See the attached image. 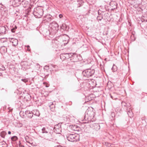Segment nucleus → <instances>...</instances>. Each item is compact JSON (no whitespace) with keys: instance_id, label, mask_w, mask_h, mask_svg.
<instances>
[{"instance_id":"nucleus-1","label":"nucleus","mask_w":147,"mask_h":147,"mask_svg":"<svg viewBox=\"0 0 147 147\" xmlns=\"http://www.w3.org/2000/svg\"><path fill=\"white\" fill-rule=\"evenodd\" d=\"M94 115L95 113L93 111H88L85 113L84 120H87L88 122H93L95 120L94 118Z\"/></svg>"},{"instance_id":"nucleus-2","label":"nucleus","mask_w":147,"mask_h":147,"mask_svg":"<svg viewBox=\"0 0 147 147\" xmlns=\"http://www.w3.org/2000/svg\"><path fill=\"white\" fill-rule=\"evenodd\" d=\"M33 13L36 18H40L43 14V10L41 7H38L34 9Z\"/></svg>"},{"instance_id":"nucleus-3","label":"nucleus","mask_w":147,"mask_h":147,"mask_svg":"<svg viewBox=\"0 0 147 147\" xmlns=\"http://www.w3.org/2000/svg\"><path fill=\"white\" fill-rule=\"evenodd\" d=\"M95 71L94 69H88L83 71L82 75L83 76L87 78H89L92 76L94 73Z\"/></svg>"},{"instance_id":"nucleus-4","label":"nucleus","mask_w":147,"mask_h":147,"mask_svg":"<svg viewBox=\"0 0 147 147\" xmlns=\"http://www.w3.org/2000/svg\"><path fill=\"white\" fill-rule=\"evenodd\" d=\"M67 138L68 141L71 142H77L79 140V136L76 134H69L67 136Z\"/></svg>"},{"instance_id":"nucleus-5","label":"nucleus","mask_w":147,"mask_h":147,"mask_svg":"<svg viewBox=\"0 0 147 147\" xmlns=\"http://www.w3.org/2000/svg\"><path fill=\"white\" fill-rule=\"evenodd\" d=\"M49 27L51 28L53 30H59L58 24L55 21H53L50 24Z\"/></svg>"},{"instance_id":"nucleus-6","label":"nucleus","mask_w":147,"mask_h":147,"mask_svg":"<svg viewBox=\"0 0 147 147\" xmlns=\"http://www.w3.org/2000/svg\"><path fill=\"white\" fill-rule=\"evenodd\" d=\"M65 53L66 59H69L70 58V60H72V59L70 58H73V59H74V58H76L77 57V55L75 54H74L71 53Z\"/></svg>"},{"instance_id":"nucleus-7","label":"nucleus","mask_w":147,"mask_h":147,"mask_svg":"<svg viewBox=\"0 0 147 147\" xmlns=\"http://www.w3.org/2000/svg\"><path fill=\"white\" fill-rule=\"evenodd\" d=\"M54 135L51 132L48 133L45 136V139L49 140L54 139Z\"/></svg>"},{"instance_id":"nucleus-8","label":"nucleus","mask_w":147,"mask_h":147,"mask_svg":"<svg viewBox=\"0 0 147 147\" xmlns=\"http://www.w3.org/2000/svg\"><path fill=\"white\" fill-rule=\"evenodd\" d=\"M25 113L27 117L31 118L33 116L34 113L30 111H25Z\"/></svg>"},{"instance_id":"nucleus-9","label":"nucleus","mask_w":147,"mask_h":147,"mask_svg":"<svg viewBox=\"0 0 147 147\" xmlns=\"http://www.w3.org/2000/svg\"><path fill=\"white\" fill-rule=\"evenodd\" d=\"M6 28L5 26H0V34H5L6 32Z\"/></svg>"},{"instance_id":"nucleus-10","label":"nucleus","mask_w":147,"mask_h":147,"mask_svg":"<svg viewBox=\"0 0 147 147\" xmlns=\"http://www.w3.org/2000/svg\"><path fill=\"white\" fill-rule=\"evenodd\" d=\"M22 0H13V4H14L15 6H18L20 5L22 3Z\"/></svg>"},{"instance_id":"nucleus-11","label":"nucleus","mask_w":147,"mask_h":147,"mask_svg":"<svg viewBox=\"0 0 147 147\" xmlns=\"http://www.w3.org/2000/svg\"><path fill=\"white\" fill-rule=\"evenodd\" d=\"M21 3L24 7H26L29 5V2L27 0H22Z\"/></svg>"},{"instance_id":"nucleus-12","label":"nucleus","mask_w":147,"mask_h":147,"mask_svg":"<svg viewBox=\"0 0 147 147\" xmlns=\"http://www.w3.org/2000/svg\"><path fill=\"white\" fill-rule=\"evenodd\" d=\"M10 41L12 43L13 45L14 46L17 45L18 44V41L16 39L12 38Z\"/></svg>"},{"instance_id":"nucleus-13","label":"nucleus","mask_w":147,"mask_h":147,"mask_svg":"<svg viewBox=\"0 0 147 147\" xmlns=\"http://www.w3.org/2000/svg\"><path fill=\"white\" fill-rule=\"evenodd\" d=\"M110 5L113 7L112 9H115L117 8V3L115 1L111 2L110 3Z\"/></svg>"},{"instance_id":"nucleus-14","label":"nucleus","mask_w":147,"mask_h":147,"mask_svg":"<svg viewBox=\"0 0 147 147\" xmlns=\"http://www.w3.org/2000/svg\"><path fill=\"white\" fill-rule=\"evenodd\" d=\"M47 17V18H46L45 20L47 22H49L51 21L52 20V16L50 15H48L46 16Z\"/></svg>"},{"instance_id":"nucleus-15","label":"nucleus","mask_w":147,"mask_h":147,"mask_svg":"<svg viewBox=\"0 0 147 147\" xmlns=\"http://www.w3.org/2000/svg\"><path fill=\"white\" fill-rule=\"evenodd\" d=\"M42 132L43 133H47L48 132V129L47 128L43 127L42 129Z\"/></svg>"},{"instance_id":"nucleus-16","label":"nucleus","mask_w":147,"mask_h":147,"mask_svg":"<svg viewBox=\"0 0 147 147\" xmlns=\"http://www.w3.org/2000/svg\"><path fill=\"white\" fill-rule=\"evenodd\" d=\"M143 16V21L147 22V11L145 13Z\"/></svg>"},{"instance_id":"nucleus-17","label":"nucleus","mask_w":147,"mask_h":147,"mask_svg":"<svg viewBox=\"0 0 147 147\" xmlns=\"http://www.w3.org/2000/svg\"><path fill=\"white\" fill-rule=\"evenodd\" d=\"M60 59L62 60H64L65 59H66V58L65 57V53H63L61 54L60 55Z\"/></svg>"},{"instance_id":"nucleus-18","label":"nucleus","mask_w":147,"mask_h":147,"mask_svg":"<svg viewBox=\"0 0 147 147\" xmlns=\"http://www.w3.org/2000/svg\"><path fill=\"white\" fill-rule=\"evenodd\" d=\"M6 134V133L5 131H2L0 135L2 138H4Z\"/></svg>"},{"instance_id":"nucleus-19","label":"nucleus","mask_w":147,"mask_h":147,"mask_svg":"<svg viewBox=\"0 0 147 147\" xmlns=\"http://www.w3.org/2000/svg\"><path fill=\"white\" fill-rule=\"evenodd\" d=\"M50 103L51 104L50 105H49V107L51 111H53L54 110V108H53L54 104L53 102H51Z\"/></svg>"},{"instance_id":"nucleus-20","label":"nucleus","mask_w":147,"mask_h":147,"mask_svg":"<svg viewBox=\"0 0 147 147\" xmlns=\"http://www.w3.org/2000/svg\"><path fill=\"white\" fill-rule=\"evenodd\" d=\"M0 50H3L4 52H5L7 51V48L5 47H2Z\"/></svg>"},{"instance_id":"nucleus-21","label":"nucleus","mask_w":147,"mask_h":147,"mask_svg":"<svg viewBox=\"0 0 147 147\" xmlns=\"http://www.w3.org/2000/svg\"><path fill=\"white\" fill-rule=\"evenodd\" d=\"M11 140L12 141H15L18 139L17 137L16 136H14L12 137L11 138Z\"/></svg>"},{"instance_id":"nucleus-22","label":"nucleus","mask_w":147,"mask_h":147,"mask_svg":"<svg viewBox=\"0 0 147 147\" xmlns=\"http://www.w3.org/2000/svg\"><path fill=\"white\" fill-rule=\"evenodd\" d=\"M131 39L132 41H134L135 39V38L134 37V35L133 33H132V35L130 36Z\"/></svg>"},{"instance_id":"nucleus-23","label":"nucleus","mask_w":147,"mask_h":147,"mask_svg":"<svg viewBox=\"0 0 147 147\" xmlns=\"http://www.w3.org/2000/svg\"><path fill=\"white\" fill-rule=\"evenodd\" d=\"M5 69V67L3 65H0V70L4 71Z\"/></svg>"},{"instance_id":"nucleus-24","label":"nucleus","mask_w":147,"mask_h":147,"mask_svg":"<svg viewBox=\"0 0 147 147\" xmlns=\"http://www.w3.org/2000/svg\"><path fill=\"white\" fill-rule=\"evenodd\" d=\"M66 27V26L65 24H62L61 26V28L63 29H65Z\"/></svg>"},{"instance_id":"nucleus-25","label":"nucleus","mask_w":147,"mask_h":147,"mask_svg":"<svg viewBox=\"0 0 147 147\" xmlns=\"http://www.w3.org/2000/svg\"><path fill=\"white\" fill-rule=\"evenodd\" d=\"M130 115V116H129L130 118L132 117H133V114L132 111H130V110H129V115Z\"/></svg>"},{"instance_id":"nucleus-26","label":"nucleus","mask_w":147,"mask_h":147,"mask_svg":"<svg viewBox=\"0 0 147 147\" xmlns=\"http://www.w3.org/2000/svg\"><path fill=\"white\" fill-rule=\"evenodd\" d=\"M102 16H98L97 18V19L98 20L101 21L102 19Z\"/></svg>"},{"instance_id":"nucleus-27","label":"nucleus","mask_w":147,"mask_h":147,"mask_svg":"<svg viewBox=\"0 0 147 147\" xmlns=\"http://www.w3.org/2000/svg\"><path fill=\"white\" fill-rule=\"evenodd\" d=\"M25 138L26 142L28 143H30V142L28 141V136H26L25 137Z\"/></svg>"},{"instance_id":"nucleus-28","label":"nucleus","mask_w":147,"mask_h":147,"mask_svg":"<svg viewBox=\"0 0 147 147\" xmlns=\"http://www.w3.org/2000/svg\"><path fill=\"white\" fill-rule=\"evenodd\" d=\"M34 115H36L37 116H39L40 115V113L38 111H36V112L35 114H34Z\"/></svg>"},{"instance_id":"nucleus-29","label":"nucleus","mask_w":147,"mask_h":147,"mask_svg":"<svg viewBox=\"0 0 147 147\" xmlns=\"http://www.w3.org/2000/svg\"><path fill=\"white\" fill-rule=\"evenodd\" d=\"M21 80L25 82H27V80L25 79H22Z\"/></svg>"},{"instance_id":"nucleus-30","label":"nucleus","mask_w":147,"mask_h":147,"mask_svg":"<svg viewBox=\"0 0 147 147\" xmlns=\"http://www.w3.org/2000/svg\"><path fill=\"white\" fill-rule=\"evenodd\" d=\"M78 59H76V60H74L73 59L72 60V61H71V62H73H73H77L78 61Z\"/></svg>"},{"instance_id":"nucleus-31","label":"nucleus","mask_w":147,"mask_h":147,"mask_svg":"<svg viewBox=\"0 0 147 147\" xmlns=\"http://www.w3.org/2000/svg\"><path fill=\"white\" fill-rule=\"evenodd\" d=\"M15 30L13 28H12L11 30V32H15Z\"/></svg>"},{"instance_id":"nucleus-32","label":"nucleus","mask_w":147,"mask_h":147,"mask_svg":"<svg viewBox=\"0 0 147 147\" xmlns=\"http://www.w3.org/2000/svg\"><path fill=\"white\" fill-rule=\"evenodd\" d=\"M63 16L62 14H60L59 15V17L60 18H61L63 17Z\"/></svg>"},{"instance_id":"nucleus-33","label":"nucleus","mask_w":147,"mask_h":147,"mask_svg":"<svg viewBox=\"0 0 147 147\" xmlns=\"http://www.w3.org/2000/svg\"><path fill=\"white\" fill-rule=\"evenodd\" d=\"M13 28L16 30L17 28V27L16 26H15Z\"/></svg>"},{"instance_id":"nucleus-34","label":"nucleus","mask_w":147,"mask_h":147,"mask_svg":"<svg viewBox=\"0 0 147 147\" xmlns=\"http://www.w3.org/2000/svg\"><path fill=\"white\" fill-rule=\"evenodd\" d=\"M58 145V147H65V146H61V145Z\"/></svg>"},{"instance_id":"nucleus-35","label":"nucleus","mask_w":147,"mask_h":147,"mask_svg":"<svg viewBox=\"0 0 147 147\" xmlns=\"http://www.w3.org/2000/svg\"><path fill=\"white\" fill-rule=\"evenodd\" d=\"M8 134H11V132L10 131H9L8 132Z\"/></svg>"},{"instance_id":"nucleus-36","label":"nucleus","mask_w":147,"mask_h":147,"mask_svg":"<svg viewBox=\"0 0 147 147\" xmlns=\"http://www.w3.org/2000/svg\"><path fill=\"white\" fill-rule=\"evenodd\" d=\"M115 115V114L113 113H111V115H112L113 116V115Z\"/></svg>"},{"instance_id":"nucleus-37","label":"nucleus","mask_w":147,"mask_h":147,"mask_svg":"<svg viewBox=\"0 0 147 147\" xmlns=\"http://www.w3.org/2000/svg\"><path fill=\"white\" fill-rule=\"evenodd\" d=\"M127 52L128 53L127 55H128V56L129 55V50H127Z\"/></svg>"},{"instance_id":"nucleus-38","label":"nucleus","mask_w":147,"mask_h":147,"mask_svg":"<svg viewBox=\"0 0 147 147\" xmlns=\"http://www.w3.org/2000/svg\"><path fill=\"white\" fill-rule=\"evenodd\" d=\"M54 147H58V145H57L55 146H54Z\"/></svg>"},{"instance_id":"nucleus-39","label":"nucleus","mask_w":147,"mask_h":147,"mask_svg":"<svg viewBox=\"0 0 147 147\" xmlns=\"http://www.w3.org/2000/svg\"><path fill=\"white\" fill-rule=\"evenodd\" d=\"M27 47L28 48V49L29 48H30V46L29 45H28L27 46Z\"/></svg>"},{"instance_id":"nucleus-40","label":"nucleus","mask_w":147,"mask_h":147,"mask_svg":"<svg viewBox=\"0 0 147 147\" xmlns=\"http://www.w3.org/2000/svg\"><path fill=\"white\" fill-rule=\"evenodd\" d=\"M70 63V62H68V63H69V64H69V65H70L71 64Z\"/></svg>"},{"instance_id":"nucleus-41","label":"nucleus","mask_w":147,"mask_h":147,"mask_svg":"<svg viewBox=\"0 0 147 147\" xmlns=\"http://www.w3.org/2000/svg\"><path fill=\"white\" fill-rule=\"evenodd\" d=\"M129 1H136V0H129Z\"/></svg>"},{"instance_id":"nucleus-42","label":"nucleus","mask_w":147,"mask_h":147,"mask_svg":"<svg viewBox=\"0 0 147 147\" xmlns=\"http://www.w3.org/2000/svg\"><path fill=\"white\" fill-rule=\"evenodd\" d=\"M114 68V67L113 66L112 68V70H113V69Z\"/></svg>"},{"instance_id":"nucleus-43","label":"nucleus","mask_w":147,"mask_h":147,"mask_svg":"<svg viewBox=\"0 0 147 147\" xmlns=\"http://www.w3.org/2000/svg\"><path fill=\"white\" fill-rule=\"evenodd\" d=\"M131 4H134L132 2L131 3Z\"/></svg>"},{"instance_id":"nucleus-44","label":"nucleus","mask_w":147,"mask_h":147,"mask_svg":"<svg viewBox=\"0 0 147 147\" xmlns=\"http://www.w3.org/2000/svg\"><path fill=\"white\" fill-rule=\"evenodd\" d=\"M62 37V36H60L59 37V38H61V37Z\"/></svg>"},{"instance_id":"nucleus-45","label":"nucleus","mask_w":147,"mask_h":147,"mask_svg":"<svg viewBox=\"0 0 147 147\" xmlns=\"http://www.w3.org/2000/svg\"><path fill=\"white\" fill-rule=\"evenodd\" d=\"M1 74H2L0 73V76H1Z\"/></svg>"},{"instance_id":"nucleus-46","label":"nucleus","mask_w":147,"mask_h":147,"mask_svg":"<svg viewBox=\"0 0 147 147\" xmlns=\"http://www.w3.org/2000/svg\"><path fill=\"white\" fill-rule=\"evenodd\" d=\"M127 59L128 60H129V57H128L127 58Z\"/></svg>"},{"instance_id":"nucleus-47","label":"nucleus","mask_w":147,"mask_h":147,"mask_svg":"<svg viewBox=\"0 0 147 147\" xmlns=\"http://www.w3.org/2000/svg\"><path fill=\"white\" fill-rule=\"evenodd\" d=\"M56 66L55 65H54V67H55V66Z\"/></svg>"},{"instance_id":"nucleus-48","label":"nucleus","mask_w":147,"mask_h":147,"mask_svg":"<svg viewBox=\"0 0 147 147\" xmlns=\"http://www.w3.org/2000/svg\"><path fill=\"white\" fill-rule=\"evenodd\" d=\"M108 14V13H105V14Z\"/></svg>"},{"instance_id":"nucleus-49","label":"nucleus","mask_w":147,"mask_h":147,"mask_svg":"<svg viewBox=\"0 0 147 147\" xmlns=\"http://www.w3.org/2000/svg\"><path fill=\"white\" fill-rule=\"evenodd\" d=\"M56 41H57V40H55L54 41L55 42Z\"/></svg>"},{"instance_id":"nucleus-50","label":"nucleus","mask_w":147,"mask_h":147,"mask_svg":"<svg viewBox=\"0 0 147 147\" xmlns=\"http://www.w3.org/2000/svg\"><path fill=\"white\" fill-rule=\"evenodd\" d=\"M127 21H128V22H129V20Z\"/></svg>"}]
</instances>
